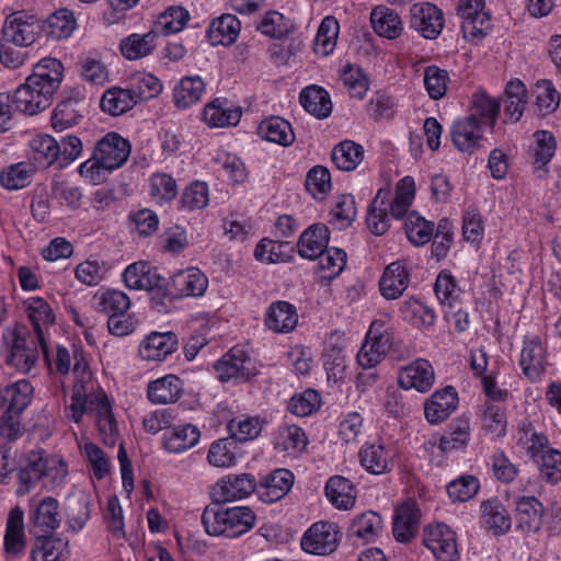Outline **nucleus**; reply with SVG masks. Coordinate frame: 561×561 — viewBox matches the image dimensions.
Instances as JSON below:
<instances>
[{
	"mask_svg": "<svg viewBox=\"0 0 561 561\" xmlns=\"http://www.w3.org/2000/svg\"><path fill=\"white\" fill-rule=\"evenodd\" d=\"M302 107L319 119L327 118L332 112V102L328 91L318 85H310L300 92Z\"/></svg>",
	"mask_w": 561,
	"mask_h": 561,
	"instance_id": "7c9ffc66",
	"label": "nucleus"
},
{
	"mask_svg": "<svg viewBox=\"0 0 561 561\" xmlns=\"http://www.w3.org/2000/svg\"><path fill=\"white\" fill-rule=\"evenodd\" d=\"M443 11L430 2L414 3L410 8V26L426 39H435L444 28Z\"/></svg>",
	"mask_w": 561,
	"mask_h": 561,
	"instance_id": "9d476101",
	"label": "nucleus"
},
{
	"mask_svg": "<svg viewBox=\"0 0 561 561\" xmlns=\"http://www.w3.org/2000/svg\"><path fill=\"white\" fill-rule=\"evenodd\" d=\"M435 373L427 359L419 358L402 367L399 371L398 382L404 390L415 389L427 392L434 385Z\"/></svg>",
	"mask_w": 561,
	"mask_h": 561,
	"instance_id": "dca6fc26",
	"label": "nucleus"
},
{
	"mask_svg": "<svg viewBox=\"0 0 561 561\" xmlns=\"http://www.w3.org/2000/svg\"><path fill=\"white\" fill-rule=\"evenodd\" d=\"M482 425L483 427L497 436L504 435L506 432V417L503 408L499 404L485 402L482 408Z\"/></svg>",
	"mask_w": 561,
	"mask_h": 561,
	"instance_id": "338daca9",
	"label": "nucleus"
},
{
	"mask_svg": "<svg viewBox=\"0 0 561 561\" xmlns=\"http://www.w3.org/2000/svg\"><path fill=\"white\" fill-rule=\"evenodd\" d=\"M45 451L30 450L23 454L16 463V495L30 493L45 476Z\"/></svg>",
	"mask_w": 561,
	"mask_h": 561,
	"instance_id": "1a4fd4ad",
	"label": "nucleus"
},
{
	"mask_svg": "<svg viewBox=\"0 0 561 561\" xmlns=\"http://www.w3.org/2000/svg\"><path fill=\"white\" fill-rule=\"evenodd\" d=\"M536 105L542 115L554 112L559 106L560 96L550 80H540L536 84Z\"/></svg>",
	"mask_w": 561,
	"mask_h": 561,
	"instance_id": "0e129e2a",
	"label": "nucleus"
},
{
	"mask_svg": "<svg viewBox=\"0 0 561 561\" xmlns=\"http://www.w3.org/2000/svg\"><path fill=\"white\" fill-rule=\"evenodd\" d=\"M128 218L130 228L141 238L152 236L159 228L158 215L149 208L138 209L131 213Z\"/></svg>",
	"mask_w": 561,
	"mask_h": 561,
	"instance_id": "680f3d73",
	"label": "nucleus"
},
{
	"mask_svg": "<svg viewBox=\"0 0 561 561\" xmlns=\"http://www.w3.org/2000/svg\"><path fill=\"white\" fill-rule=\"evenodd\" d=\"M325 495L335 507L343 510L351 508L356 500L354 485L341 476H334L328 480Z\"/></svg>",
	"mask_w": 561,
	"mask_h": 561,
	"instance_id": "c03bdc74",
	"label": "nucleus"
},
{
	"mask_svg": "<svg viewBox=\"0 0 561 561\" xmlns=\"http://www.w3.org/2000/svg\"><path fill=\"white\" fill-rule=\"evenodd\" d=\"M137 100L131 89L112 88L104 92L100 106L103 112L118 116L130 110Z\"/></svg>",
	"mask_w": 561,
	"mask_h": 561,
	"instance_id": "de8ad7c7",
	"label": "nucleus"
},
{
	"mask_svg": "<svg viewBox=\"0 0 561 561\" xmlns=\"http://www.w3.org/2000/svg\"><path fill=\"white\" fill-rule=\"evenodd\" d=\"M519 527L538 531L541 527L543 505L535 496H522L516 502Z\"/></svg>",
	"mask_w": 561,
	"mask_h": 561,
	"instance_id": "49530a36",
	"label": "nucleus"
},
{
	"mask_svg": "<svg viewBox=\"0 0 561 561\" xmlns=\"http://www.w3.org/2000/svg\"><path fill=\"white\" fill-rule=\"evenodd\" d=\"M363 147L352 140H344L332 150V161L343 171L354 170L363 160Z\"/></svg>",
	"mask_w": 561,
	"mask_h": 561,
	"instance_id": "3c124183",
	"label": "nucleus"
},
{
	"mask_svg": "<svg viewBox=\"0 0 561 561\" xmlns=\"http://www.w3.org/2000/svg\"><path fill=\"white\" fill-rule=\"evenodd\" d=\"M362 467L373 474L391 470V451L379 444H365L358 453Z\"/></svg>",
	"mask_w": 561,
	"mask_h": 561,
	"instance_id": "72a5a7b5",
	"label": "nucleus"
},
{
	"mask_svg": "<svg viewBox=\"0 0 561 561\" xmlns=\"http://www.w3.org/2000/svg\"><path fill=\"white\" fill-rule=\"evenodd\" d=\"M64 77V66L56 58L46 57L33 67V72L26 78L25 83L39 92L42 96L50 101L58 90Z\"/></svg>",
	"mask_w": 561,
	"mask_h": 561,
	"instance_id": "423d86ee",
	"label": "nucleus"
},
{
	"mask_svg": "<svg viewBox=\"0 0 561 561\" xmlns=\"http://www.w3.org/2000/svg\"><path fill=\"white\" fill-rule=\"evenodd\" d=\"M31 550L32 561H60L67 549V541L51 534H36Z\"/></svg>",
	"mask_w": 561,
	"mask_h": 561,
	"instance_id": "473e14b6",
	"label": "nucleus"
},
{
	"mask_svg": "<svg viewBox=\"0 0 561 561\" xmlns=\"http://www.w3.org/2000/svg\"><path fill=\"white\" fill-rule=\"evenodd\" d=\"M421 511L414 501H407L399 505L393 517L392 533L400 542H408L415 537L419 530Z\"/></svg>",
	"mask_w": 561,
	"mask_h": 561,
	"instance_id": "6ab92c4d",
	"label": "nucleus"
},
{
	"mask_svg": "<svg viewBox=\"0 0 561 561\" xmlns=\"http://www.w3.org/2000/svg\"><path fill=\"white\" fill-rule=\"evenodd\" d=\"M500 112V102L485 92H477L472 95L471 113L467 117H473L481 126L493 128Z\"/></svg>",
	"mask_w": 561,
	"mask_h": 561,
	"instance_id": "37998d69",
	"label": "nucleus"
},
{
	"mask_svg": "<svg viewBox=\"0 0 561 561\" xmlns=\"http://www.w3.org/2000/svg\"><path fill=\"white\" fill-rule=\"evenodd\" d=\"M241 23L236 15L222 14L215 19L208 30V39L211 45L228 46L236 42L240 33Z\"/></svg>",
	"mask_w": 561,
	"mask_h": 561,
	"instance_id": "f704fd0d",
	"label": "nucleus"
},
{
	"mask_svg": "<svg viewBox=\"0 0 561 561\" xmlns=\"http://www.w3.org/2000/svg\"><path fill=\"white\" fill-rule=\"evenodd\" d=\"M64 77V66L56 58L46 57L33 67V72L26 78L25 83L39 92L42 96L50 101L58 90Z\"/></svg>",
	"mask_w": 561,
	"mask_h": 561,
	"instance_id": "0eeeda50",
	"label": "nucleus"
},
{
	"mask_svg": "<svg viewBox=\"0 0 561 561\" xmlns=\"http://www.w3.org/2000/svg\"><path fill=\"white\" fill-rule=\"evenodd\" d=\"M12 337L7 356V363L10 366L22 373H28L38 359L41 347L46 364L51 368V360L44 339L33 335L24 328L16 329L12 333Z\"/></svg>",
	"mask_w": 561,
	"mask_h": 561,
	"instance_id": "f03ea898",
	"label": "nucleus"
},
{
	"mask_svg": "<svg viewBox=\"0 0 561 561\" xmlns=\"http://www.w3.org/2000/svg\"><path fill=\"white\" fill-rule=\"evenodd\" d=\"M388 190L380 188L373 199L366 217L367 227L375 236H382L389 228L387 213Z\"/></svg>",
	"mask_w": 561,
	"mask_h": 561,
	"instance_id": "09e8293b",
	"label": "nucleus"
},
{
	"mask_svg": "<svg viewBox=\"0 0 561 561\" xmlns=\"http://www.w3.org/2000/svg\"><path fill=\"white\" fill-rule=\"evenodd\" d=\"M175 350L172 332H152L139 345V356L145 360H163Z\"/></svg>",
	"mask_w": 561,
	"mask_h": 561,
	"instance_id": "a878e982",
	"label": "nucleus"
},
{
	"mask_svg": "<svg viewBox=\"0 0 561 561\" xmlns=\"http://www.w3.org/2000/svg\"><path fill=\"white\" fill-rule=\"evenodd\" d=\"M253 492L257 494V482L252 474H228L213 486L211 497L217 503H226L244 499Z\"/></svg>",
	"mask_w": 561,
	"mask_h": 561,
	"instance_id": "9b49d317",
	"label": "nucleus"
},
{
	"mask_svg": "<svg viewBox=\"0 0 561 561\" xmlns=\"http://www.w3.org/2000/svg\"><path fill=\"white\" fill-rule=\"evenodd\" d=\"M504 112L513 122H518L526 106L527 90L520 80L510 81L505 88Z\"/></svg>",
	"mask_w": 561,
	"mask_h": 561,
	"instance_id": "603ef678",
	"label": "nucleus"
},
{
	"mask_svg": "<svg viewBox=\"0 0 561 561\" xmlns=\"http://www.w3.org/2000/svg\"><path fill=\"white\" fill-rule=\"evenodd\" d=\"M409 273L400 261L389 264L379 282L382 296L386 299H397L408 288Z\"/></svg>",
	"mask_w": 561,
	"mask_h": 561,
	"instance_id": "cd10ccee",
	"label": "nucleus"
},
{
	"mask_svg": "<svg viewBox=\"0 0 561 561\" xmlns=\"http://www.w3.org/2000/svg\"><path fill=\"white\" fill-rule=\"evenodd\" d=\"M34 387L27 379H21L3 387V404L8 402V411L22 413L32 402Z\"/></svg>",
	"mask_w": 561,
	"mask_h": 561,
	"instance_id": "a18cd8bd",
	"label": "nucleus"
},
{
	"mask_svg": "<svg viewBox=\"0 0 561 561\" xmlns=\"http://www.w3.org/2000/svg\"><path fill=\"white\" fill-rule=\"evenodd\" d=\"M423 542L437 561H457L459 558L456 535L445 524L425 527Z\"/></svg>",
	"mask_w": 561,
	"mask_h": 561,
	"instance_id": "f8f14e48",
	"label": "nucleus"
},
{
	"mask_svg": "<svg viewBox=\"0 0 561 561\" xmlns=\"http://www.w3.org/2000/svg\"><path fill=\"white\" fill-rule=\"evenodd\" d=\"M154 41L153 35L149 32L146 34H131L122 41V54L130 60L140 59L152 53L156 47Z\"/></svg>",
	"mask_w": 561,
	"mask_h": 561,
	"instance_id": "5fc2aeb1",
	"label": "nucleus"
},
{
	"mask_svg": "<svg viewBox=\"0 0 561 561\" xmlns=\"http://www.w3.org/2000/svg\"><path fill=\"white\" fill-rule=\"evenodd\" d=\"M99 409L98 426L103 440L106 445L113 446L115 444V434L117 432V424L112 413L108 401L105 397L95 398Z\"/></svg>",
	"mask_w": 561,
	"mask_h": 561,
	"instance_id": "13d9d810",
	"label": "nucleus"
},
{
	"mask_svg": "<svg viewBox=\"0 0 561 561\" xmlns=\"http://www.w3.org/2000/svg\"><path fill=\"white\" fill-rule=\"evenodd\" d=\"M458 396L451 386L434 392L425 403L424 413L432 424L445 421L457 408Z\"/></svg>",
	"mask_w": 561,
	"mask_h": 561,
	"instance_id": "4be33fe9",
	"label": "nucleus"
},
{
	"mask_svg": "<svg viewBox=\"0 0 561 561\" xmlns=\"http://www.w3.org/2000/svg\"><path fill=\"white\" fill-rule=\"evenodd\" d=\"M251 358L240 347H232L214 366L220 381L237 380L248 381L255 375L253 367H250Z\"/></svg>",
	"mask_w": 561,
	"mask_h": 561,
	"instance_id": "4468645a",
	"label": "nucleus"
},
{
	"mask_svg": "<svg viewBox=\"0 0 561 561\" xmlns=\"http://www.w3.org/2000/svg\"><path fill=\"white\" fill-rule=\"evenodd\" d=\"M178 284L181 288L178 290V299L184 297H201L205 294L208 286V278L196 267L186 271H178Z\"/></svg>",
	"mask_w": 561,
	"mask_h": 561,
	"instance_id": "8fccbe9b",
	"label": "nucleus"
},
{
	"mask_svg": "<svg viewBox=\"0 0 561 561\" xmlns=\"http://www.w3.org/2000/svg\"><path fill=\"white\" fill-rule=\"evenodd\" d=\"M59 502L53 496L44 497L30 511L31 534H53L60 525Z\"/></svg>",
	"mask_w": 561,
	"mask_h": 561,
	"instance_id": "f3484780",
	"label": "nucleus"
},
{
	"mask_svg": "<svg viewBox=\"0 0 561 561\" xmlns=\"http://www.w3.org/2000/svg\"><path fill=\"white\" fill-rule=\"evenodd\" d=\"M481 519L495 536L504 535L511 529V517L497 499L481 504Z\"/></svg>",
	"mask_w": 561,
	"mask_h": 561,
	"instance_id": "4c0bfd02",
	"label": "nucleus"
},
{
	"mask_svg": "<svg viewBox=\"0 0 561 561\" xmlns=\"http://www.w3.org/2000/svg\"><path fill=\"white\" fill-rule=\"evenodd\" d=\"M77 28L75 13L68 9H59L46 20L41 21V31L50 39L69 38Z\"/></svg>",
	"mask_w": 561,
	"mask_h": 561,
	"instance_id": "b1692460",
	"label": "nucleus"
},
{
	"mask_svg": "<svg viewBox=\"0 0 561 561\" xmlns=\"http://www.w3.org/2000/svg\"><path fill=\"white\" fill-rule=\"evenodd\" d=\"M519 365L524 375L531 381H536L546 369V351L538 340H530L524 343L520 353Z\"/></svg>",
	"mask_w": 561,
	"mask_h": 561,
	"instance_id": "393cba45",
	"label": "nucleus"
},
{
	"mask_svg": "<svg viewBox=\"0 0 561 561\" xmlns=\"http://www.w3.org/2000/svg\"><path fill=\"white\" fill-rule=\"evenodd\" d=\"M392 344L393 333L385 328L382 321H374L357 354V363L365 369L376 366L383 359Z\"/></svg>",
	"mask_w": 561,
	"mask_h": 561,
	"instance_id": "7ed1b4c3",
	"label": "nucleus"
},
{
	"mask_svg": "<svg viewBox=\"0 0 561 561\" xmlns=\"http://www.w3.org/2000/svg\"><path fill=\"white\" fill-rule=\"evenodd\" d=\"M84 95L78 90H72L54 108L51 114L53 128L56 131H62L78 125L84 116Z\"/></svg>",
	"mask_w": 561,
	"mask_h": 561,
	"instance_id": "2eb2a0df",
	"label": "nucleus"
},
{
	"mask_svg": "<svg viewBox=\"0 0 561 561\" xmlns=\"http://www.w3.org/2000/svg\"><path fill=\"white\" fill-rule=\"evenodd\" d=\"M4 548L8 554L19 556L25 549L24 512L21 507H13L8 516Z\"/></svg>",
	"mask_w": 561,
	"mask_h": 561,
	"instance_id": "bb28decb",
	"label": "nucleus"
},
{
	"mask_svg": "<svg viewBox=\"0 0 561 561\" xmlns=\"http://www.w3.org/2000/svg\"><path fill=\"white\" fill-rule=\"evenodd\" d=\"M161 275L157 268L151 267L148 262L139 261L128 265L124 273L123 278L125 285L130 289L148 290L159 282Z\"/></svg>",
	"mask_w": 561,
	"mask_h": 561,
	"instance_id": "2f4dec72",
	"label": "nucleus"
},
{
	"mask_svg": "<svg viewBox=\"0 0 561 561\" xmlns=\"http://www.w3.org/2000/svg\"><path fill=\"white\" fill-rule=\"evenodd\" d=\"M27 317L33 325V335L44 339V328L55 322V313L47 300L42 297H30L23 302Z\"/></svg>",
	"mask_w": 561,
	"mask_h": 561,
	"instance_id": "c756f323",
	"label": "nucleus"
},
{
	"mask_svg": "<svg viewBox=\"0 0 561 561\" xmlns=\"http://www.w3.org/2000/svg\"><path fill=\"white\" fill-rule=\"evenodd\" d=\"M220 504L215 502L203 512L202 523L208 535L236 538L254 526L255 514L250 507H222Z\"/></svg>",
	"mask_w": 561,
	"mask_h": 561,
	"instance_id": "f257e3e1",
	"label": "nucleus"
},
{
	"mask_svg": "<svg viewBox=\"0 0 561 561\" xmlns=\"http://www.w3.org/2000/svg\"><path fill=\"white\" fill-rule=\"evenodd\" d=\"M205 82L199 76L183 77L178 83V108H187L201 101Z\"/></svg>",
	"mask_w": 561,
	"mask_h": 561,
	"instance_id": "864d4df0",
	"label": "nucleus"
},
{
	"mask_svg": "<svg viewBox=\"0 0 561 561\" xmlns=\"http://www.w3.org/2000/svg\"><path fill=\"white\" fill-rule=\"evenodd\" d=\"M150 196L160 205L175 197V180L165 173H156L150 179Z\"/></svg>",
	"mask_w": 561,
	"mask_h": 561,
	"instance_id": "052dcab7",
	"label": "nucleus"
},
{
	"mask_svg": "<svg viewBox=\"0 0 561 561\" xmlns=\"http://www.w3.org/2000/svg\"><path fill=\"white\" fill-rule=\"evenodd\" d=\"M227 100L215 99L204 108V119L210 127L236 126L241 118L240 107L226 106Z\"/></svg>",
	"mask_w": 561,
	"mask_h": 561,
	"instance_id": "a19ab883",
	"label": "nucleus"
},
{
	"mask_svg": "<svg viewBox=\"0 0 561 561\" xmlns=\"http://www.w3.org/2000/svg\"><path fill=\"white\" fill-rule=\"evenodd\" d=\"M294 474L287 469H276L257 482V496L265 503L283 499L291 489Z\"/></svg>",
	"mask_w": 561,
	"mask_h": 561,
	"instance_id": "aec40b11",
	"label": "nucleus"
},
{
	"mask_svg": "<svg viewBox=\"0 0 561 561\" xmlns=\"http://www.w3.org/2000/svg\"><path fill=\"white\" fill-rule=\"evenodd\" d=\"M59 141L49 135H36L31 141V160L38 169L59 163Z\"/></svg>",
	"mask_w": 561,
	"mask_h": 561,
	"instance_id": "c9c22d12",
	"label": "nucleus"
},
{
	"mask_svg": "<svg viewBox=\"0 0 561 561\" xmlns=\"http://www.w3.org/2000/svg\"><path fill=\"white\" fill-rule=\"evenodd\" d=\"M130 154V145L127 139L116 133H108L98 141L94 158L106 171L122 167Z\"/></svg>",
	"mask_w": 561,
	"mask_h": 561,
	"instance_id": "ddd939ff",
	"label": "nucleus"
},
{
	"mask_svg": "<svg viewBox=\"0 0 561 561\" xmlns=\"http://www.w3.org/2000/svg\"><path fill=\"white\" fill-rule=\"evenodd\" d=\"M64 77V66L56 58L46 57L33 67V72L26 78L25 83L39 92L42 96L50 101L58 90Z\"/></svg>",
	"mask_w": 561,
	"mask_h": 561,
	"instance_id": "39448f33",
	"label": "nucleus"
},
{
	"mask_svg": "<svg viewBox=\"0 0 561 561\" xmlns=\"http://www.w3.org/2000/svg\"><path fill=\"white\" fill-rule=\"evenodd\" d=\"M536 144L534 147L535 164H537L538 176L542 178L546 170L545 165L551 160L556 150V139L550 131L538 130L534 135Z\"/></svg>",
	"mask_w": 561,
	"mask_h": 561,
	"instance_id": "6e6d98bb",
	"label": "nucleus"
},
{
	"mask_svg": "<svg viewBox=\"0 0 561 561\" xmlns=\"http://www.w3.org/2000/svg\"><path fill=\"white\" fill-rule=\"evenodd\" d=\"M130 307L129 297L121 290H106L99 297V310L110 316L125 314Z\"/></svg>",
	"mask_w": 561,
	"mask_h": 561,
	"instance_id": "e2e57ef3",
	"label": "nucleus"
},
{
	"mask_svg": "<svg viewBox=\"0 0 561 561\" xmlns=\"http://www.w3.org/2000/svg\"><path fill=\"white\" fill-rule=\"evenodd\" d=\"M383 520L374 511H367L357 515L348 527V536L362 539L364 543L375 541L381 534Z\"/></svg>",
	"mask_w": 561,
	"mask_h": 561,
	"instance_id": "c85d7f7f",
	"label": "nucleus"
},
{
	"mask_svg": "<svg viewBox=\"0 0 561 561\" xmlns=\"http://www.w3.org/2000/svg\"><path fill=\"white\" fill-rule=\"evenodd\" d=\"M330 230L324 224H316L306 229L297 243L300 256L314 260L328 248Z\"/></svg>",
	"mask_w": 561,
	"mask_h": 561,
	"instance_id": "5701e85b",
	"label": "nucleus"
},
{
	"mask_svg": "<svg viewBox=\"0 0 561 561\" xmlns=\"http://www.w3.org/2000/svg\"><path fill=\"white\" fill-rule=\"evenodd\" d=\"M448 72L437 66H428L424 71V84L431 99L439 100L447 91Z\"/></svg>",
	"mask_w": 561,
	"mask_h": 561,
	"instance_id": "69168bd1",
	"label": "nucleus"
},
{
	"mask_svg": "<svg viewBox=\"0 0 561 561\" xmlns=\"http://www.w3.org/2000/svg\"><path fill=\"white\" fill-rule=\"evenodd\" d=\"M483 126L476 123L473 117H462L454 122L450 138L454 146L463 153H473L480 147L483 137Z\"/></svg>",
	"mask_w": 561,
	"mask_h": 561,
	"instance_id": "a211bd4d",
	"label": "nucleus"
},
{
	"mask_svg": "<svg viewBox=\"0 0 561 561\" xmlns=\"http://www.w3.org/2000/svg\"><path fill=\"white\" fill-rule=\"evenodd\" d=\"M91 495L84 490H73L65 501L66 523L68 528L80 531L91 515Z\"/></svg>",
	"mask_w": 561,
	"mask_h": 561,
	"instance_id": "412c9836",
	"label": "nucleus"
},
{
	"mask_svg": "<svg viewBox=\"0 0 561 561\" xmlns=\"http://www.w3.org/2000/svg\"><path fill=\"white\" fill-rule=\"evenodd\" d=\"M39 32V20L25 11H16L5 19L0 37L15 46H30Z\"/></svg>",
	"mask_w": 561,
	"mask_h": 561,
	"instance_id": "20e7f679",
	"label": "nucleus"
},
{
	"mask_svg": "<svg viewBox=\"0 0 561 561\" xmlns=\"http://www.w3.org/2000/svg\"><path fill=\"white\" fill-rule=\"evenodd\" d=\"M290 28L289 21L276 11L267 12L256 26L262 34L273 38L284 37L290 32Z\"/></svg>",
	"mask_w": 561,
	"mask_h": 561,
	"instance_id": "774afa93",
	"label": "nucleus"
},
{
	"mask_svg": "<svg viewBox=\"0 0 561 561\" xmlns=\"http://www.w3.org/2000/svg\"><path fill=\"white\" fill-rule=\"evenodd\" d=\"M13 104L16 111L26 115H35L50 106L51 101L42 96L37 90L25 82L13 94Z\"/></svg>",
	"mask_w": 561,
	"mask_h": 561,
	"instance_id": "ea45409f",
	"label": "nucleus"
},
{
	"mask_svg": "<svg viewBox=\"0 0 561 561\" xmlns=\"http://www.w3.org/2000/svg\"><path fill=\"white\" fill-rule=\"evenodd\" d=\"M370 22L378 35L390 39L397 38L402 32V22L399 14L386 5H377L373 9Z\"/></svg>",
	"mask_w": 561,
	"mask_h": 561,
	"instance_id": "e433bc0d",
	"label": "nucleus"
},
{
	"mask_svg": "<svg viewBox=\"0 0 561 561\" xmlns=\"http://www.w3.org/2000/svg\"><path fill=\"white\" fill-rule=\"evenodd\" d=\"M340 538L336 524L319 522L305 533L301 539V548L311 554L328 556L336 550Z\"/></svg>",
	"mask_w": 561,
	"mask_h": 561,
	"instance_id": "6e6552de",
	"label": "nucleus"
},
{
	"mask_svg": "<svg viewBox=\"0 0 561 561\" xmlns=\"http://www.w3.org/2000/svg\"><path fill=\"white\" fill-rule=\"evenodd\" d=\"M434 291L442 305L453 307L457 301L460 289L457 287L456 278L448 270H443L437 275Z\"/></svg>",
	"mask_w": 561,
	"mask_h": 561,
	"instance_id": "bf43d9fd",
	"label": "nucleus"
},
{
	"mask_svg": "<svg viewBox=\"0 0 561 561\" xmlns=\"http://www.w3.org/2000/svg\"><path fill=\"white\" fill-rule=\"evenodd\" d=\"M296 309L287 301L273 302L266 312L265 323L275 332H289L297 325Z\"/></svg>",
	"mask_w": 561,
	"mask_h": 561,
	"instance_id": "58836bf2",
	"label": "nucleus"
},
{
	"mask_svg": "<svg viewBox=\"0 0 561 561\" xmlns=\"http://www.w3.org/2000/svg\"><path fill=\"white\" fill-rule=\"evenodd\" d=\"M257 133L267 141L284 147L290 146L295 140V134L289 122L278 116H272L262 121Z\"/></svg>",
	"mask_w": 561,
	"mask_h": 561,
	"instance_id": "79ce46f5",
	"label": "nucleus"
},
{
	"mask_svg": "<svg viewBox=\"0 0 561 561\" xmlns=\"http://www.w3.org/2000/svg\"><path fill=\"white\" fill-rule=\"evenodd\" d=\"M236 448L234 438L218 439L210 445L207 459L215 467H230L236 461Z\"/></svg>",
	"mask_w": 561,
	"mask_h": 561,
	"instance_id": "4d7b16f0",
	"label": "nucleus"
}]
</instances>
